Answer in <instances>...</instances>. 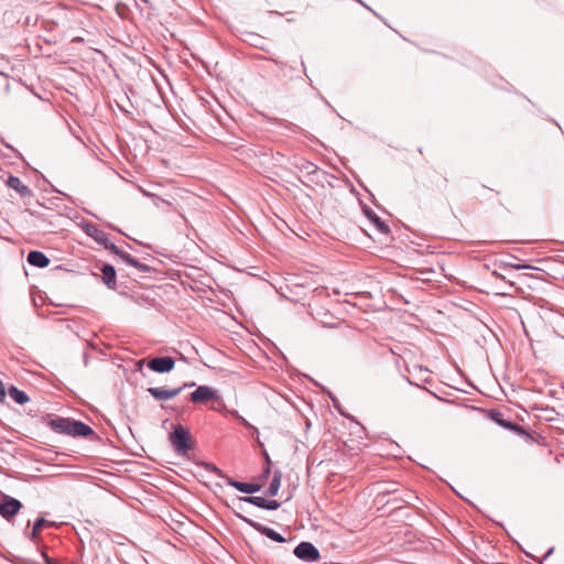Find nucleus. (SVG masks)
Returning a JSON list of instances; mask_svg holds the SVG:
<instances>
[{
  "mask_svg": "<svg viewBox=\"0 0 564 564\" xmlns=\"http://www.w3.org/2000/svg\"><path fill=\"white\" fill-rule=\"evenodd\" d=\"M50 426L57 433H63L72 436H88L94 433L90 426L83 422L72 421L69 419H56L50 422Z\"/></svg>",
  "mask_w": 564,
  "mask_h": 564,
  "instance_id": "obj_1",
  "label": "nucleus"
},
{
  "mask_svg": "<svg viewBox=\"0 0 564 564\" xmlns=\"http://www.w3.org/2000/svg\"><path fill=\"white\" fill-rule=\"evenodd\" d=\"M207 469L214 471L215 474L219 475L228 485L234 487L235 489L242 491L245 494H254L263 488V479L267 478L265 476H262L260 479L252 481V482H240L231 480L230 478L224 476L216 466L214 465H206Z\"/></svg>",
  "mask_w": 564,
  "mask_h": 564,
  "instance_id": "obj_2",
  "label": "nucleus"
},
{
  "mask_svg": "<svg viewBox=\"0 0 564 564\" xmlns=\"http://www.w3.org/2000/svg\"><path fill=\"white\" fill-rule=\"evenodd\" d=\"M241 501L252 503L259 508L275 510L280 507V503L275 500L267 499L264 496H242L239 498L238 503H234L232 509L237 513L245 512V508L241 505Z\"/></svg>",
  "mask_w": 564,
  "mask_h": 564,
  "instance_id": "obj_3",
  "label": "nucleus"
},
{
  "mask_svg": "<svg viewBox=\"0 0 564 564\" xmlns=\"http://www.w3.org/2000/svg\"><path fill=\"white\" fill-rule=\"evenodd\" d=\"M294 554L300 560L306 562H316L321 557L318 550L310 542H301L295 547Z\"/></svg>",
  "mask_w": 564,
  "mask_h": 564,
  "instance_id": "obj_4",
  "label": "nucleus"
},
{
  "mask_svg": "<svg viewBox=\"0 0 564 564\" xmlns=\"http://www.w3.org/2000/svg\"><path fill=\"white\" fill-rule=\"evenodd\" d=\"M217 391L208 386H199L194 392L191 393L189 400L193 403H206L210 400L217 399Z\"/></svg>",
  "mask_w": 564,
  "mask_h": 564,
  "instance_id": "obj_5",
  "label": "nucleus"
},
{
  "mask_svg": "<svg viewBox=\"0 0 564 564\" xmlns=\"http://www.w3.org/2000/svg\"><path fill=\"white\" fill-rule=\"evenodd\" d=\"M22 507L21 502L11 496H3L0 501V514L10 520Z\"/></svg>",
  "mask_w": 564,
  "mask_h": 564,
  "instance_id": "obj_6",
  "label": "nucleus"
},
{
  "mask_svg": "<svg viewBox=\"0 0 564 564\" xmlns=\"http://www.w3.org/2000/svg\"><path fill=\"white\" fill-rule=\"evenodd\" d=\"M188 440L189 434L182 426L176 427L174 432L171 434V442L173 446L180 452H185L189 449Z\"/></svg>",
  "mask_w": 564,
  "mask_h": 564,
  "instance_id": "obj_7",
  "label": "nucleus"
},
{
  "mask_svg": "<svg viewBox=\"0 0 564 564\" xmlns=\"http://www.w3.org/2000/svg\"><path fill=\"white\" fill-rule=\"evenodd\" d=\"M175 361L172 357H156L148 362V367L159 373L169 372L174 368Z\"/></svg>",
  "mask_w": 564,
  "mask_h": 564,
  "instance_id": "obj_8",
  "label": "nucleus"
},
{
  "mask_svg": "<svg viewBox=\"0 0 564 564\" xmlns=\"http://www.w3.org/2000/svg\"><path fill=\"white\" fill-rule=\"evenodd\" d=\"M183 388L164 389V388H149V393L159 401H165L177 397Z\"/></svg>",
  "mask_w": 564,
  "mask_h": 564,
  "instance_id": "obj_9",
  "label": "nucleus"
},
{
  "mask_svg": "<svg viewBox=\"0 0 564 564\" xmlns=\"http://www.w3.org/2000/svg\"><path fill=\"white\" fill-rule=\"evenodd\" d=\"M237 516L239 518H241L243 521H246L249 524H251L252 527L257 528L260 532H262L269 539H271V540H273L275 542H279V543L285 542V539L280 533L275 532L274 530H272L270 528H267V527H258V525H256L251 520H249L248 518H246L243 514H241L238 511H237Z\"/></svg>",
  "mask_w": 564,
  "mask_h": 564,
  "instance_id": "obj_10",
  "label": "nucleus"
},
{
  "mask_svg": "<svg viewBox=\"0 0 564 564\" xmlns=\"http://www.w3.org/2000/svg\"><path fill=\"white\" fill-rule=\"evenodd\" d=\"M28 262L37 268H46L50 264V259L41 251H31L28 254Z\"/></svg>",
  "mask_w": 564,
  "mask_h": 564,
  "instance_id": "obj_11",
  "label": "nucleus"
},
{
  "mask_svg": "<svg viewBox=\"0 0 564 564\" xmlns=\"http://www.w3.org/2000/svg\"><path fill=\"white\" fill-rule=\"evenodd\" d=\"M7 185L17 191L21 196H29L31 194L30 188L17 176H10L7 181Z\"/></svg>",
  "mask_w": 564,
  "mask_h": 564,
  "instance_id": "obj_12",
  "label": "nucleus"
},
{
  "mask_svg": "<svg viewBox=\"0 0 564 564\" xmlns=\"http://www.w3.org/2000/svg\"><path fill=\"white\" fill-rule=\"evenodd\" d=\"M102 280L109 288H115L116 285V271L112 265L106 264L102 268Z\"/></svg>",
  "mask_w": 564,
  "mask_h": 564,
  "instance_id": "obj_13",
  "label": "nucleus"
},
{
  "mask_svg": "<svg viewBox=\"0 0 564 564\" xmlns=\"http://www.w3.org/2000/svg\"><path fill=\"white\" fill-rule=\"evenodd\" d=\"M9 394L19 404H24L29 401V397L15 387L9 389Z\"/></svg>",
  "mask_w": 564,
  "mask_h": 564,
  "instance_id": "obj_14",
  "label": "nucleus"
},
{
  "mask_svg": "<svg viewBox=\"0 0 564 564\" xmlns=\"http://www.w3.org/2000/svg\"><path fill=\"white\" fill-rule=\"evenodd\" d=\"M117 254L120 256V258L127 262L128 264L138 268L141 271H147V265L139 263L135 259H133L129 253L122 252V251H116Z\"/></svg>",
  "mask_w": 564,
  "mask_h": 564,
  "instance_id": "obj_15",
  "label": "nucleus"
},
{
  "mask_svg": "<svg viewBox=\"0 0 564 564\" xmlns=\"http://www.w3.org/2000/svg\"><path fill=\"white\" fill-rule=\"evenodd\" d=\"M45 524H51L48 521H46L44 518H39L34 525H33V530H32V533H31V539L32 540H36L37 539V535L40 533V531L42 530V528L45 525Z\"/></svg>",
  "mask_w": 564,
  "mask_h": 564,
  "instance_id": "obj_16",
  "label": "nucleus"
},
{
  "mask_svg": "<svg viewBox=\"0 0 564 564\" xmlns=\"http://www.w3.org/2000/svg\"><path fill=\"white\" fill-rule=\"evenodd\" d=\"M280 482H281V474L275 473L270 482L268 494H276L278 490L280 489Z\"/></svg>",
  "mask_w": 564,
  "mask_h": 564,
  "instance_id": "obj_17",
  "label": "nucleus"
},
{
  "mask_svg": "<svg viewBox=\"0 0 564 564\" xmlns=\"http://www.w3.org/2000/svg\"><path fill=\"white\" fill-rule=\"evenodd\" d=\"M496 421H497L500 425H502V426H505V427H507V429H509V430L516 431V432H518V433H520V434H523V433H524V430H523L521 426H519V425L512 424V423L507 422V421L501 420V419H496Z\"/></svg>",
  "mask_w": 564,
  "mask_h": 564,
  "instance_id": "obj_18",
  "label": "nucleus"
},
{
  "mask_svg": "<svg viewBox=\"0 0 564 564\" xmlns=\"http://www.w3.org/2000/svg\"><path fill=\"white\" fill-rule=\"evenodd\" d=\"M434 185L441 192L446 191L448 187V180L445 176H438L436 177Z\"/></svg>",
  "mask_w": 564,
  "mask_h": 564,
  "instance_id": "obj_19",
  "label": "nucleus"
},
{
  "mask_svg": "<svg viewBox=\"0 0 564 564\" xmlns=\"http://www.w3.org/2000/svg\"><path fill=\"white\" fill-rule=\"evenodd\" d=\"M373 221L381 232H383V234L389 232V227L384 223L380 221V219L378 217L373 218Z\"/></svg>",
  "mask_w": 564,
  "mask_h": 564,
  "instance_id": "obj_20",
  "label": "nucleus"
},
{
  "mask_svg": "<svg viewBox=\"0 0 564 564\" xmlns=\"http://www.w3.org/2000/svg\"><path fill=\"white\" fill-rule=\"evenodd\" d=\"M373 221L381 232H383V234L389 232V227L384 223L380 221V219L378 217L373 218Z\"/></svg>",
  "mask_w": 564,
  "mask_h": 564,
  "instance_id": "obj_21",
  "label": "nucleus"
},
{
  "mask_svg": "<svg viewBox=\"0 0 564 564\" xmlns=\"http://www.w3.org/2000/svg\"><path fill=\"white\" fill-rule=\"evenodd\" d=\"M373 221L381 232H383V234L389 232V227L384 223L380 221V219L378 217L373 218Z\"/></svg>",
  "mask_w": 564,
  "mask_h": 564,
  "instance_id": "obj_22",
  "label": "nucleus"
},
{
  "mask_svg": "<svg viewBox=\"0 0 564 564\" xmlns=\"http://www.w3.org/2000/svg\"><path fill=\"white\" fill-rule=\"evenodd\" d=\"M6 399V389L3 382L0 380V402Z\"/></svg>",
  "mask_w": 564,
  "mask_h": 564,
  "instance_id": "obj_23",
  "label": "nucleus"
},
{
  "mask_svg": "<svg viewBox=\"0 0 564 564\" xmlns=\"http://www.w3.org/2000/svg\"><path fill=\"white\" fill-rule=\"evenodd\" d=\"M395 491H397V489H388V490L382 491L381 494L390 495V494H394Z\"/></svg>",
  "mask_w": 564,
  "mask_h": 564,
  "instance_id": "obj_24",
  "label": "nucleus"
},
{
  "mask_svg": "<svg viewBox=\"0 0 564 564\" xmlns=\"http://www.w3.org/2000/svg\"><path fill=\"white\" fill-rule=\"evenodd\" d=\"M512 267L516 268V269L528 268V265H522V264H516V265H512Z\"/></svg>",
  "mask_w": 564,
  "mask_h": 564,
  "instance_id": "obj_25",
  "label": "nucleus"
}]
</instances>
